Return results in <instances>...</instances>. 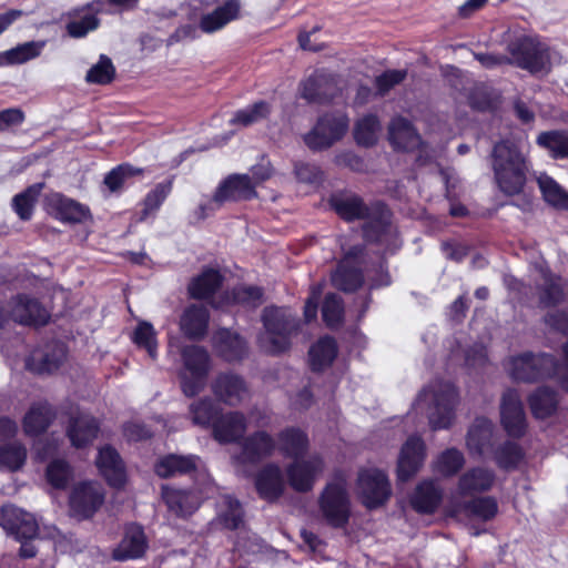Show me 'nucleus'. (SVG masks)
<instances>
[{"label": "nucleus", "instance_id": "obj_1", "mask_svg": "<svg viewBox=\"0 0 568 568\" xmlns=\"http://www.w3.org/2000/svg\"><path fill=\"white\" fill-rule=\"evenodd\" d=\"M331 206L344 220H367L364 224V236L369 242L387 244L395 237V230L389 222V213L383 204L367 207L356 195H333Z\"/></svg>", "mask_w": 568, "mask_h": 568}, {"label": "nucleus", "instance_id": "obj_2", "mask_svg": "<svg viewBox=\"0 0 568 568\" xmlns=\"http://www.w3.org/2000/svg\"><path fill=\"white\" fill-rule=\"evenodd\" d=\"M494 179L500 192L513 196L521 193L529 164L520 149L509 141L495 144L491 152Z\"/></svg>", "mask_w": 568, "mask_h": 568}, {"label": "nucleus", "instance_id": "obj_3", "mask_svg": "<svg viewBox=\"0 0 568 568\" xmlns=\"http://www.w3.org/2000/svg\"><path fill=\"white\" fill-rule=\"evenodd\" d=\"M458 403V392L453 384L435 381L419 393L414 409L426 413L434 430L446 429L455 419Z\"/></svg>", "mask_w": 568, "mask_h": 568}, {"label": "nucleus", "instance_id": "obj_4", "mask_svg": "<svg viewBox=\"0 0 568 568\" xmlns=\"http://www.w3.org/2000/svg\"><path fill=\"white\" fill-rule=\"evenodd\" d=\"M565 363L545 353H524L509 359V374L519 382L534 383L555 377L568 390V342L564 345Z\"/></svg>", "mask_w": 568, "mask_h": 568}, {"label": "nucleus", "instance_id": "obj_5", "mask_svg": "<svg viewBox=\"0 0 568 568\" xmlns=\"http://www.w3.org/2000/svg\"><path fill=\"white\" fill-rule=\"evenodd\" d=\"M262 321L264 332L258 336L260 347L270 354L287 349L290 335L297 328V321L292 313L286 308L266 307Z\"/></svg>", "mask_w": 568, "mask_h": 568}, {"label": "nucleus", "instance_id": "obj_6", "mask_svg": "<svg viewBox=\"0 0 568 568\" xmlns=\"http://www.w3.org/2000/svg\"><path fill=\"white\" fill-rule=\"evenodd\" d=\"M184 372L181 373V388L185 396L194 397L200 394L205 385L210 371V356L207 352L197 345L185 346L181 351Z\"/></svg>", "mask_w": 568, "mask_h": 568}, {"label": "nucleus", "instance_id": "obj_7", "mask_svg": "<svg viewBox=\"0 0 568 568\" xmlns=\"http://www.w3.org/2000/svg\"><path fill=\"white\" fill-rule=\"evenodd\" d=\"M320 509L329 526L342 528L347 525L351 501L344 478L338 477L326 485L320 498Z\"/></svg>", "mask_w": 568, "mask_h": 568}, {"label": "nucleus", "instance_id": "obj_8", "mask_svg": "<svg viewBox=\"0 0 568 568\" xmlns=\"http://www.w3.org/2000/svg\"><path fill=\"white\" fill-rule=\"evenodd\" d=\"M510 53L509 63L531 73L548 71L550 69V55L548 48L531 39L520 38L508 47Z\"/></svg>", "mask_w": 568, "mask_h": 568}, {"label": "nucleus", "instance_id": "obj_9", "mask_svg": "<svg viewBox=\"0 0 568 568\" xmlns=\"http://www.w3.org/2000/svg\"><path fill=\"white\" fill-rule=\"evenodd\" d=\"M347 129L348 118L345 114H327L317 121L314 129L304 136V141L312 150L327 149L342 139Z\"/></svg>", "mask_w": 568, "mask_h": 568}, {"label": "nucleus", "instance_id": "obj_10", "mask_svg": "<svg viewBox=\"0 0 568 568\" xmlns=\"http://www.w3.org/2000/svg\"><path fill=\"white\" fill-rule=\"evenodd\" d=\"M357 493L368 509L384 505L390 497V484L387 476L378 469H365L357 479Z\"/></svg>", "mask_w": 568, "mask_h": 568}, {"label": "nucleus", "instance_id": "obj_11", "mask_svg": "<svg viewBox=\"0 0 568 568\" xmlns=\"http://www.w3.org/2000/svg\"><path fill=\"white\" fill-rule=\"evenodd\" d=\"M257 195L255 184L248 174H231L217 186L210 201L211 210H219L230 201H246Z\"/></svg>", "mask_w": 568, "mask_h": 568}, {"label": "nucleus", "instance_id": "obj_12", "mask_svg": "<svg viewBox=\"0 0 568 568\" xmlns=\"http://www.w3.org/2000/svg\"><path fill=\"white\" fill-rule=\"evenodd\" d=\"M104 501V493L97 483H82L70 495V511L77 519L92 517Z\"/></svg>", "mask_w": 568, "mask_h": 568}, {"label": "nucleus", "instance_id": "obj_13", "mask_svg": "<svg viewBox=\"0 0 568 568\" xmlns=\"http://www.w3.org/2000/svg\"><path fill=\"white\" fill-rule=\"evenodd\" d=\"M67 361V347L61 342H50L34 349L26 359V368L44 375L57 372Z\"/></svg>", "mask_w": 568, "mask_h": 568}, {"label": "nucleus", "instance_id": "obj_14", "mask_svg": "<svg viewBox=\"0 0 568 568\" xmlns=\"http://www.w3.org/2000/svg\"><path fill=\"white\" fill-rule=\"evenodd\" d=\"M324 470V462L320 455H311L307 459L298 458L286 468L291 487L305 493L313 488L315 480Z\"/></svg>", "mask_w": 568, "mask_h": 568}, {"label": "nucleus", "instance_id": "obj_15", "mask_svg": "<svg viewBox=\"0 0 568 568\" xmlns=\"http://www.w3.org/2000/svg\"><path fill=\"white\" fill-rule=\"evenodd\" d=\"M0 526L17 540L33 539L38 534V523L33 515L12 505L0 508Z\"/></svg>", "mask_w": 568, "mask_h": 568}, {"label": "nucleus", "instance_id": "obj_16", "mask_svg": "<svg viewBox=\"0 0 568 568\" xmlns=\"http://www.w3.org/2000/svg\"><path fill=\"white\" fill-rule=\"evenodd\" d=\"M500 417L504 429L510 437L524 436L527 427L526 415L519 394L507 390L501 398Z\"/></svg>", "mask_w": 568, "mask_h": 568}, {"label": "nucleus", "instance_id": "obj_17", "mask_svg": "<svg viewBox=\"0 0 568 568\" xmlns=\"http://www.w3.org/2000/svg\"><path fill=\"white\" fill-rule=\"evenodd\" d=\"M211 389L216 399L227 406H237L250 395L245 381L234 373L219 374L212 382Z\"/></svg>", "mask_w": 568, "mask_h": 568}, {"label": "nucleus", "instance_id": "obj_18", "mask_svg": "<svg viewBox=\"0 0 568 568\" xmlns=\"http://www.w3.org/2000/svg\"><path fill=\"white\" fill-rule=\"evenodd\" d=\"M466 446L471 456L486 458L495 447L494 424L485 417H478L468 429Z\"/></svg>", "mask_w": 568, "mask_h": 568}, {"label": "nucleus", "instance_id": "obj_19", "mask_svg": "<svg viewBox=\"0 0 568 568\" xmlns=\"http://www.w3.org/2000/svg\"><path fill=\"white\" fill-rule=\"evenodd\" d=\"M496 481L493 469L484 466H475L464 471L457 483V494L462 497H474L489 491Z\"/></svg>", "mask_w": 568, "mask_h": 568}, {"label": "nucleus", "instance_id": "obj_20", "mask_svg": "<svg viewBox=\"0 0 568 568\" xmlns=\"http://www.w3.org/2000/svg\"><path fill=\"white\" fill-rule=\"evenodd\" d=\"M8 317L20 324L43 325L48 313L36 298L18 295L8 305Z\"/></svg>", "mask_w": 568, "mask_h": 568}, {"label": "nucleus", "instance_id": "obj_21", "mask_svg": "<svg viewBox=\"0 0 568 568\" xmlns=\"http://www.w3.org/2000/svg\"><path fill=\"white\" fill-rule=\"evenodd\" d=\"M425 458V444L420 437L412 436L403 445L398 463L397 476L402 481L412 478L422 467Z\"/></svg>", "mask_w": 568, "mask_h": 568}, {"label": "nucleus", "instance_id": "obj_22", "mask_svg": "<svg viewBox=\"0 0 568 568\" xmlns=\"http://www.w3.org/2000/svg\"><path fill=\"white\" fill-rule=\"evenodd\" d=\"M47 211L57 220L68 223H82L89 216V209L60 193L45 197Z\"/></svg>", "mask_w": 568, "mask_h": 568}, {"label": "nucleus", "instance_id": "obj_23", "mask_svg": "<svg viewBox=\"0 0 568 568\" xmlns=\"http://www.w3.org/2000/svg\"><path fill=\"white\" fill-rule=\"evenodd\" d=\"M539 273L541 283L537 285L539 294V304L542 307H554L560 304L565 298V284L564 280L544 265L539 264L536 266Z\"/></svg>", "mask_w": 568, "mask_h": 568}, {"label": "nucleus", "instance_id": "obj_24", "mask_svg": "<svg viewBox=\"0 0 568 568\" xmlns=\"http://www.w3.org/2000/svg\"><path fill=\"white\" fill-rule=\"evenodd\" d=\"M146 548V537L142 527L131 524L125 528L122 540L113 550V558L120 561L136 559L144 555Z\"/></svg>", "mask_w": 568, "mask_h": 568}, {"label": "nucleus", "instance_id": "obj_25", "mask_svg": "<svg viewBox=\"0 0 568 568\" xmlns=\"http://www.w3.org/2000/svg\"><path fill=\"white\" fill-rule=\"evenodd\" d=\"M246 430V418L240 412H229L219 415L213 423V437L219 443L236 442Z\"/></svg>", "mask_w": 568, "mask_h": 568}, {"label": "nucleus", "instance_id": "obj_26", "mask_svg": "<svg viewBox=\"0 0 568 568\" xmlns=\"http://www.w3.org/2000/svg\"><path fill=\"white\" fill-rule=\"evenodd\" d=\"M334 77L325 71H316L301 83V97L308 102H324L334 95Z\"/></svg>", "mask_w": 568, "mask_h": 568}, {"label": "nucleus", "instance_id": "obj_27", "mask_svg": "<svg viewBox=\"0 0 568 568\" xmlns=\"http://www.w3.org/2000/svg\"><path fill=\"white\" fill-rule=\"evenodd\" d=\"M97 466L110 486L120 488L124 485L125 468L115 449L110 446L100 448Z\"/></svg>", "mask_w": 568, "mask_h": 568}, {"label": "nucleus", "instance_id": "obj_28", "mask_svg": "<svg viewBox=\"0 0 568 568\" xmlns=\"http://www.w3.org/2000/svg\"><path fill=\"white\" fill-rule=\"evenodd\" d=\"M202 463L200 457L195 455H175L170 454L158 460L154 466L155 473L163 478L174 477L178 475H187L196 471Z\"/></svg>", "mask_w": 568, "mask_h": 568}, {"label": "nucleus", "instance_id": "obj_29", "mask_svg": "<svg viewBox=\"0 0 568 568\" xmlns=\"http://www.w3.org/2000/svg\"><path fill=\"white\" fill-rule=\"evenodd\" d=\"M240 0H226L212 12L202 16L200 28L205 33L216 32L231 21L236 20L240 17Z\"/></svg>", "mask_w": 568, "mask_h": 568}, {"label": "nucleus", "instance_id": "obj_30", "mask_svg": "<svg viewBox=\"0 0 568 568\" xmlns=\"http://www.w3.org/2000/svg\"><path fill=\"white\" fill-rule=\"evenodd\" d=\"M388 140L395 149L405 151L418 148L422 142L413 124L403 116H396L390 121Z\"/></svg>", "mask_w": 568, "mask_h": 568}, {"label": "nucleus", "instance_id": "obj_31", "mask_svg": "<svg viewBox=\"0 0 568 568\" xmlns=\"http://www.w3.org/2000/svg\"><path fill=\"white\" fill-rule=\"evenodd\" d=\"M214 347L220 356L227 362H236L247 354L246 342L236 333L223 328L215 333Z\"/></svg>", "mask_w": 568, "mask_h": 568}, {"label": "nucleus", "instance_id": "obj_32", "mask_svg": "<svg viewBox=\"0 0 568 568\" xmlns=\"http://www.w3.org/2000/svg\"><path fill=\"white\" fill-rule=\"evenodd\" d=\"M162 498L169 509L178 516L192 514L200 505V498L193 490L162 486Z\"/></svg>", "mask_w": 568, "mask_h": 568}, {"label": "nucleus", "instance_id": "obj_33", "mask_svg": "<svg viewBox=\"0 0 568 568\" xmlns=\"http://www.w3.org/2000/svg\"><path fill=\"white\" fill-rule=\"evenodd\" d=\"M255 486L260 496L266 500L277 499L284 490L282 470L274 464L266 465L256 476Z\"/></svg>", "mask_w": 568, "mask_h": 568}, {"label": "nucleus", "instance_id": "obj_34", "mask_svg": "<svg viewBox=\"0 0 568 568\" xmlns=\"http://www.w3.org/2000/svg\"><path fill=\"white\" fill-rule=\"evenodd\" d=\"M99 433V424L97 419L87 414H80L72 418L68 427V436L71 444L81 448L91 444Z\"/></svg>", "mask_w": 568, "mask_h": 568}, {"label": "nucleus", "instance_id": "obj_35", "mask_svg": "<svg viewBox=\"0 0 568 568\" xmlns=\"http://www.w3.org/2000/svg\"><path fill=\"white\" fill-rule=\"evenodd\" d=\"M209 324V312L202 305L192 304L187 306L180 320V328L189 338H201L204 336Z\"/></svg>", "mask_w": 568, "mask_h": 568}, {"label": "nucleus", "instance_id": "obj_36", "mask_svg": "<svg viewBox=\"0 0 568 568\" xmlns=\"http://www.w3.org/2000/svg\"><path fill=\"white\" fill-rule=\"evenodd\" d=\"M274 448L273 437L266 432L260 430L245 438L241 458L243 462L256 463L271 455Z\"/></svg>", "mask_w": 568, "mask_h": 568}, {"label": "nucleus", "instance_id": "obj_37", "mask_svg": "<svg viewBox=\"0 0 568 568\" xmlns=\"http://www.w3.org/2000/svg\"><path fill=\"white\" fill-rule=\"evenodd\" d=\"M442 499V491L434 481L420 483L410 497L412 507L422 514H432Z\"/></svg>", "mask_w": 568, "mask_h": 568}, {"label": "nucleus", "instance_id": "obj_38", "mask_svg": "<svg viewBox=\"0 0 568 568\" xmlns=\"http://www.w3.org/2000/svg\"><path fill=\"white\" fill-rule=\"evenodd\" d=\"M529 407L536 418L544 419L551 416L558 407V393L547 386L538 387L528 397Z\"/></svg>", "mask_w": 568, "mask_h": 568}, {"label": "nucleus", "instance_id": "obj_39", "mask_svg": "<svg viewBox=\"0 0 568 568\" xmlns=\"http://www.w3.org/2000/svg\"><path fill=\"white\" fill-rule=\"evenodd\" d=\"M222 280L223 277L217 270L206 268L190 282L187 292L192 298H207L220 288Z\"/></svg>", "mask_w": 568, "mask_h": 568}, {"label": "nucleus", "instance_id": "obj_40", "mask_svg": "<svg viewBox=\"0 0 568 568\" xmlns=\"http://www.w3.org/2000/svg\"><path fill=\"white\" fill-rule=\"evenodd\" d=\"M308 448L306 434L298 428H286L278 434V449L287 457L302 458Z\"/></svg>", "mask_w": 568, "mask_h": 568}, {"label": "nucleus", "instance_id": "obj_41", "mask_svg": "<svg viewBox=\"0 0 568 568\" xmlns=\"http://www.w3.org/2000/svg\"><path fill=\"white\" fill-rule=\"evenodd\" d=\"M53 417V410L47 403L32 405L23 418L24 433L27 435H38L44 432Z\"/></svg>", "mask_w": 568, "mask_h": 568}, {"label": "nucleus", "instance_id": "obj_42", "mask_svg": "<svg viewBox=\"0 0 568 568\" xmlns=\"http://www.w3.org/2000/svg\"><path fill=\"white\" fill-rule=\"evenodd\" d=\"M337 355V344L331 336L320 338L310 349V362L313 371H322L329 366Z\"/></svg>", "mask_w": 568, "mask_h": 568}, {"label": "nucleus", "instance_id": "obj_43", "mask_svg": "<svg viewBox=\"0 0 568 568\" xmlns=\"http://www.w3.org/2000/svg\"><path fill=\"white\" fill-rule=\"evenodd\" d=\"M72 18L65 26L68 34L72 38H82L88 32L95 30L99 27V19L92 12L91 8H81L70 13Z\"/></svg>", "mask_w": 568, "mask_h": 568}, {"label": "nucleus", "instance_id": "obj_44", "mask_svg": "<svg viewBox=\"0 0 568 568\" xmlns=\"http://www.w3.org/2000/svg\"><path fill=\"white\" fill-rule=\"evenodd\" d=\"M43 187L44 183H34L13 196L12 209L21 220L29 221L32 217L34 205Z\"/></svg>", "mask_w": 568, "mask_h": 568}, {"label": "nucleus", "instance_id": "obj_45", "mask_svg": "<svg viewBox=\"0 0 568 568\" xmlns=\"http://www.w3.org/2000/svg\"><path fill=\"white\" fill-rule=\"evenodd\" d=\"M45 45L44 41H29L18 44L4 51L0 58L2 64L14 65L22 64L38 58Z\"/></svg>", "mask_w": 568, "mask_h": 568}, {"label": "nucleus", "instance_id": "obj_46", "mask_svg": "<svg viewBox=\"0 0 568 568\" xmlns=\"http://www.w3.org/2000/svg\"><path fill=\"white\" fill-rule=\"evenodd\" d=\"M221 410L219 406L209 397L194 400L189 406V415L194 425L202 427H213Z\"/></svg>", "mask_w": 568, "mask_h": 568}, {"label": "nucleus", "instance_id": "obj_47", "mask_svg": "<svg viewBox=\"0 0 568 568\" xmlns=\"http://www.w3.org/2000/svg\"><path fill=\"white\" fill-rule=\"evenodd\" d=\"M332 283L338 290L353 292L362 285L363 275L355 265H346V262H339L332 275Z\"/></svg>", "mask_w": 568, "mask_h": 568}, {"label": "nucleus", "instance_id": "obj_48", "mask_svg": "<svg viewBox=\"0 0 568 568\" xmlns=\"http://www.w3.org/2000/svg\"><path fill=\"white\" fill-rule=\"evenodd\" d=\"M490 456L499 468L508 470L518 466L524 454L518 444L507 440L494 447Z\"/></svg>", "mask_w": 568, "mask_h": 568}, {"label": "nucleus", "instance_id": "obj_49", "mask_svg": "<svg viewBox=\"0 0 568 568\" xmlns=\"http://www.w3.org/2000/svg\"><path fill=\"white\" fill-rule=\"evenodd\" d=\"M537 181L546 202L555 207L568 210V193L552 178L541 174Z\"/></svg>", "mask_w": 568, "mask_h": 568}, {"label": "nucleus", "instance_id": "obj_50", "mask_svg": "<svg viewBox=\"0 0 568 568\" xmlns=\"http://www.w3.org/2000/svg\"><path fill=\"white\" fill-rule=\"evenodd\" d=\"M142 172V169L123 163L106 173L103 184L110 193H119L124 189L129 179L140 175Z\"/></svg>", "mask_w": 568, "mask_h": 568}, {"label": "nucleus", "instance_id": "obj_51", "mask_svg": "<svg viewBox=\"0 0 568 568\" xmlns=\"http://www.w3.org/2000/svg\"><path fill=\"white\" fill-rule=\"evenodd\" d=\"M270 113V104L265 101H258L252 105L236 111L233 118L230 120V123L233 125L250 126L266 119Z\"/></svg>", "mask_w": 568, "mask_h": 568}, {"label": "nucleus", "instance_id": "obj_52", "mask_svg": "<svg viewBox=\"0 0 568 568\" xmlns=\"http://www.w3.org/2000/svg\"><path fill=\"white\" fill-rule=\"evenodd\" d=\"M381 123L376 115L368 114L357 121L354 129V138L362 146H372L377 141Z\"/></svg>", "mask_w": 568, "mask_h": 568}, {"label": "nucleus", "instance_id": "obj_53", "mask_svg": "<svg viewBox=\"0 0 568 568\" xmlns=\"http://www.w3.org/2000/svg\"><path fill=\"white\" fill-rule=\"evenodd\" d=\"M219 518L225 528L237 529L243 519V510L239 500L229 495L223 496Z\"/></svg>", "mask_w": 568, "mask_h": 568}, {"label": "nucleus", "instance_id": "obj_54", "mask_svg": "<svg viewBox=\"0 0 568 568\" xmlns=\"http://www.w3.org/2000/svg\"><path fill=\"white\" fill-rule=\"evenodd\" d=\"M132 341L138 347L144 348L152 359L156 358V333L151 323L140 322L132 333Z\"/></svg>", "mask_w": 568, "mask_h": 568}, {"label": "nucleus", "instance_id": "obj_55", "mask_svg": "<svg viewBox=\"0 0 568 568\" xmlns=\"http://www.w3.org/2000/svg\"><path fill=\"white\" fill-rule=\"evenodd\" d=\"M537 143L549 150L554 158L568 156V133L559 131L542 132L537 138Z\"/></svg>", "mask_w": 568, "mask_h": 568}, {"label": "nucleus", "instance_id": "obj_56", "mask_svg": "<svg viewBox=\"0 0 568 568\" xmlns=\"http://www.w3.org/2000/svg\"><path fill=\"white\" fill-rule=\"evenodd\" d=\"M464 465V454L456 448H448L443 452L435 463L436 470L445 477L456 475Z\"/></svg>", "mask_w": 568, "mask_h": 568}, {"label": "nucleus", "instance_id": "obj_57", "mask_svg": "<svg viewBox=\"0 0 568 568\" xmlns=\"http://www.w3.org/2000/svg\"><path fill=\"white\" fill-rule=\"evenodd\" d=\"M465 510L469 516L490 520L498 511V504L496 498L491 496L478 497L466 503Z\"/></svg>", "mask_w": 568, "mask_h": 568}, {"label": "nucleus", "instance_id": "obj_58", "mask_svg": "<svg viewBox=\"0 0 568 568\" xmlns=\"http://www.w3.org/2000/svg\"><path fill=\"white\" fill-rule=\"evenodd\" d=\"M27 457L26 448L18 443L0 447V469L17 470Z\"/></svg>", "mask_w": 568, "mask_h": 568}, {"label": "nucleus", "instance_id": "obj_59", "mask_svg": "<svg viewBox=\"0 0 568 568\" xmlns=\"http://www.w3.org/2000/svg\"><path fill=\"white\" fill-rule=\"evenodd\" d=\"M114 75L115 69L111 59L102 54L98 63L89 69L85 80L89 83L108 84L113 80Z\"/></svg>", "mask_w": 568, "mask_h": 568}, {"label": "nucleus", "instance_id": "obj_60", "mask_svg": "<svg viewBox=\"0 0 568 568\" xmlns=\"http://www.w3.org/2000/svg\"><path fill=\"white\" fill-rule=\"evenodd\" d=\"M323 320L329 327L339 325L343 321L344 307L341 297L336 294H327L323 307Z\"/></svg>", "mask_w": 568, "mask_h": 568}, {"label": "nucleus", "instance_id": "obj_61", "mask_svg": "<svg viewBox=\"0 0 568 568\" xmlns=\"http://www.w3.org/2000/svg\"><path fill=\"white\" fill-rule=\"evenodd\" d=\"M232 302L245 307H257L263 302L262 290L255 286H239L232 292Z\"/></svg>", "mask_w": 568, "mask_h": 568}, {"label": "nucleus", "instance_id": "obj_62", "mask_svg": "<svg viewBox=\"0 0 568 568\" xmlns=\"http://www.w3.org/2000/svg\"><path fill=\"white\" fill-rule=\"evenodd\" d=\"M47 478L48 481L57 488L65 487L71 478L70 466L60 459L51 462L47 468Z\"/></svg>", "mask_w": 568, "mask_h": 568}, {"label": "nucleus", "instance_id": "obj_63", "mask_svg": "<svg viewBox=\"0 0 568 568\" xmlns=\"http://www.w3.org/2000/svg\"><path fill=\"white\" fill-rule=\"evenodd\" d=\"M171 191L170 183H159L151 190L144 199L143 216L156 211L164 202Z\"/></svg>", "mask_w": 568, "mask_h": 568}, {"label": "nucleus", "instance_id": "obj_64", "mask_svg": "<svg viewBox=\"0 0 568 568\" xmlns=\"http://www.w3.org/2000/svg\"><path fill=\"white\" fill-rule=\"evenodd\" d=\"M407 72L405 70H387L375 80V84L381 94H385L392 88L405 80Z\"/></svg>", "mask_w": 568, "mask_h": 568}]
</instances>
